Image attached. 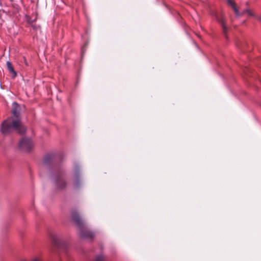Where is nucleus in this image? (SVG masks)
I'll use <instances>...</instances> for the list:
<instances>
[{
	"label": "nucleus",
	"mask_w": 261,
	"mask_h": 261,
	"mask_svg": "<svg viewBox=\"0 0 261 261\" xmlns=\"http://www.w3.org/2000/svg\"><path fill=\"white\" fill-rule=\"evenodd\" d=\"M21 108L17 103H12V116L4 121L1 124V132L5 135H8L13 131L23 134L25 132L26 128L22 124L21 121Z\"/></svg>",
	"instance_id": "obj_1"
},
{
	"label": "nucleus",
	"mask_w": 261,
	"mask_h": 261,
	"mask_svg": "<svg viewBox=\"0 0 261 261\" xmlns=\"http://www.w3.org/2000/svg\"><path fill=\"white\" fill-rule=\"evenodd\" d=\"M71 218L79 228L80 235L82 238L87 239H92L94 238V233L88 228L85 222L77 212H72Z\"/></svg>",
	"instance_id": "obj_2"
},
{
	"label": "nucleus",
	"mask_w": 261,
	"mask_h": 261,
	"mask_svg": "<svg viewBox=\"0 0 261 261\" xmlns=\"http://www.w3.org/2000/svg\"><path fill=\"white\" fill-rule=\"evenodd\" d=\"M64 171L60 167H56L53 175V181L58 190L65 189L67 186V183L64 177Z\"/></svg>",
	"instance_id": "obj_3"
},
{
	"label": "nucleus",
	"mask_w": 261,
	"mask_h": 261,
	"mask_svg": "<svg viewBox=\"0 0 261 261\" xmlns=\"http://www.w3.org/2000/svg\"><path fill=\"white\" fill-rule=\"evenodd\" d=\"M49 237L51 240L52 244L57 247H64L65 242L61 236L54 232H49Z\"/></svg>",
	"instance_id": "obj_4"
},
{
	"label": "nucleus",
	"mask_w": 261,
	"mask_h": 261,
	"mask_svg": "<svg viewBox=\"0 0 261 261\" xmlns=\"http://www.w3.org/2000/svg\"><path fill=\"white\" fill-rule=\"evenodd\" d=\"M73 186L74 188L77 189L82 185V181L80 178V170L78 165H75L73 170Z\"/></svg>",
	"instance_id": "obj_5"
},
{
	"label": "nucleus",
	"mask_w": 261,
	"mask_h": 261,
	"mask_svg": "<svg viewBox=\"0 0 261 261\" xmlns=\"http://www.w3.org/2000/svg\"><path fill=\"white\" fill-rule=\"evenodd\" d=\"M19 148L24 151H30L33 148V143L30 139L22 138L19 142Z\"/></svg>",
	"instance_id": "obj_6"
},
{
	"label": "nucleus",
	"mask_w": 261,
	"mask_h": 261,
	"mask_svg": "<svg viewBox=\"0 0 261 261\" xmlns=\"http://www.w3.org/2000/svg\"><path fill=\"white\" fill-rule=\"evenodd\" d=\"M227 3H228V5H230L233 9V10L235 13V14L237 16H242L243 15H244L245 13H247L248 14V15H249L250 16H254L253 13L250 9H248L243 11L242 13H240L236 6V4H235L234 2L232 0H227Z\"/></svg>",
	"instance_id": "obj_7"
},
{
	"label": "nucleus",
	"mask_w": 261,
	"mask_h": 261,
	"mask_svg": "<svg viewBox=\"0 0 261 261\" xmlns=\"http://www.w3.org/2000/svg\"><path fill=\"white\" fill-rule=\"evenodd\" d=\"M56 159V155L55 154L50 153L45 155L43 160V163L45 166L53 165Z\"/></svg>",
	"instance_id": "obj_8"
},
{
	"label": "nucleus",
	"mask_w": 261,
	"mask_h": 261,
	"mask_svg": "<svg viewBox=\"0 0 261 261\" xmlns=\"http://www.w3.org/2000/svg\"><path fill=\"white\" fill-rule=\"evenodd\" d=\"M216 19L217 21L221 24L222 29L223 32L224 34H226L227 32V28L225 25V21L224 18L222 15H217L216 16Z\"/></svg>",
	"instance_id": "obj_9"
},
{
	"label": "nucleus",
	"mask_w": 261,
	"mask_h": 261,
	"mask_svg": "<svg viewBox=\"0 0 261 261\" xmlns=\"http://www.w3.org/2000/svg\"><path fill=\"white\" fill-rule=\"evenodd\" d=\"M6 65H7V67L8 71H9V72L10 73H12V77L13 78L15 77L17 75V73L14 70V69L11 63V62L10 61H7L6 63Z\"/></svg>",
	"instance_id": "obj_10"
},
{
	"label": "nucleus",
	"mask_w": 261,
	"mask_h": 261,
	"mask_svg": "<svg viewBox=\"0 0 261 261\" xmlns=\"http://www.w3.org/2000/svg\"><path fill=\"white\" fill-rule=\"evenodd\" d=\"M106 258L105 257L102 255L100 254L96 256L93 261H105Z\"/></svg>",
	"instance_id": "obj_11"
},
{
	"label": "nucleus",
	"mask_w": 261,
	"mask_h": 261,
	"mask_svg": "<svg viewBox=\"0 0 261 261\" xmlns=\"http://www.w3.org/2000/svg\"><path fill=\"white\" fill-rule=\"evenodd\" d=\"M30 261H44L40 256H35L33 257Z\"/></svg>",
	"instance_id": "obj_12"
},
{
	"label": "nucleus",
	"mask_w": 261,
	"mask_h": 261,
	"mask_svg": "<svg viewBox=\"0 0 261 261\" xmlns=\"http://www.w3.org/2000/svg\"><path fill=\"white\" fill-rule=\"evenodd\" d=\"M259 20H261V17L259 18Z\"/></svg>",
	"instance_id": "obj_13"
}]
</instances>
